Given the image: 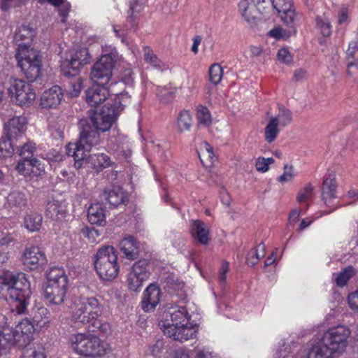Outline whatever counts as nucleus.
Listing matches in <instances>:
<instances>
[{
  "instance_id": "c9c22d12",
  "label": "nucleus",
  "mask_w": 358,
  "mask_h": 358,
  "mask_svg": "<svg viewBox=\"0 0 358 358\" xmlns=\"http://www.w3.org/2000/svg\"><path fill=\"white\" fill-rule=\"evenodd\" d=\"M346 54L348 57L354 59V61L349 62L348 65V73L352 75L355 72L352 69L354 67L358 68V41H352L350 42Z\"/></svg>"
},
{
  "instance_id": "ea45409f",
  "label": "nucleus",
  "mask_w": 358,
  "mask_h": 358,
  "mask_svg": "<svg viewBox=\"0 0 358 358\" xmlns=\"http://www.w3.org/2000/svg\"><path fill=\"white\" fill-rule=\"evenodd\" d=\"M8 202L10 206L21 209L27 206V198L24 193L13 191L8 195Z\"/></svg>"
},
{
  "instance_id": "13d9d810",
  "label": "nucleus",
  "mask_w": 358,
  "mask_h": 358,
  "mask_svg": "<svg viewBox=\"0 0 358 358\" xmlns=\"http://www.w3.org/2000/svg\"><path fill=\"white\" fill-rule=\"evenodd\" d=\"M294 177V168L292 166H288L287 164L284 166V173L282 175L279 176L278 181L284 183L289 182L293 180Z\"/></svg>"
},
{
  "instance_id": "58836bf2",
  "label": "nucleus",
  "mask_w": 358,
  "mask_h": 358,
  "mask_svg": "<svg viewBox=\"0 0 358 358\" xmlns=\"http://www.w3.org/2000/svg\"><path fill=\"white\" fill-rule=\"evenodd\" d=\"M48 284L55 282L60 285L64 282V285H68V278L63 269L59 268H51L47 274Z\"/></svg>"
},
{
  "instance_id": "b1692460",
  "label": "nucleus",
  "mask_w": 358,
  "mask_h": 358,
  "mask_svg": "<svg viewBox=\"0 0 358 358\" xmlns=\"http://www.w3.org/2000/svg\"><path fill=\"white\" fill-rule=\"evenodd\" d=\"M45 215L52 220L61 221L67 215L66 206L62 201L57 200L50 201L46 204Z\"/></svg>"
},
{
  "instance_id": "5701e85b",
  "label": "nucleus",
  "mask_w": 358,
  "mask_h": 358,
  "mask_svg": "<svg viewBox=\"0 0 358 358\" xmlns=\"http://www.w3.org/2000/svg\"><path fill=\"white\" fill-rule=\"evenodd\" d=\"M50 311L45 307H38L32 312V322L36 330L47 329L51 322Z\"/></svg>"
},
{
  "instance_id": "052dcab7",
  "label": "nucleus",
  "mask_w": 358,
  "mask_h": 358,
  "mask_svg": "<svg viewBox=\"0 0 358 358\" xmlns=\"http://www.w3.org/2000/svg\"><path fill=\"white\" fill-rule=\"evenodd\" d=\"M278 59L285 64H290L292 62V56L286 48H282L278 50L277 55Z\"/></svg>"
},
{
  "instance_id": "79ce46f5",
  "label": "nucleus",
  "mask_w": 358,
  "mask_h": 358,
  "mask_svg": "<svg viewBox=\"0 0 358 358\" xmlns=\"http://www.w3.org/2000/svg\"><path fill=\"white\" fill-rule=\"evenodd\" d=\"M271 118H275L277 120V124L280 127L283 128L292 122V113L289 109L280 107L279 108L278 114L275 117H271Z\"/></svg>"
},
{
  "instance_id": "bf43d9fd",
  "label": "nucleus",
  "mask_w": 358,
  "mask_h": 358,
  "mask_svg": "<svg viewBox=\"0 0 358 358\" xmlns=\"http://www.w3.org/2000/svg\"><path fill=\"white\" fill-rule=\"evenodd\" d=\"M82 89V83L80 79L77 78L71 83V88L69 90V93L72 97L78 96Z\"/></svg>"
},
{
  "instance_id": "864d4df0",
  "label": "nucleus",
  "mask_w": 358,
  "mask_h": 358,
  "mask_svg": "<svg viewBox=\"0 0 358 358\" xmlns=\"http://www.w3.org/2000/svg\"><path fill=\"white\" fill-rule=\"evenodd\" d=\"M271 4L278 15L294 6L292 0H271Z\"/></svg>"
},
{
  "instance_id": "09e8293b",
  "label": "nucleus",
  "mask_w": 358,
  "mask_h": 358,
  "mask_svg": "<svg viewBox=\"0 0 358 358\" xmlns=\"http://www.w3.org/2000/svg\"><path fill=\"white\" fill-rule=\"evenodd\" d=\"M223 76V69L220 64H213L209 69V79L214 84L217 85L222 80Z\"/></svg>"
},
{
  "instance_id": "39448f33",
  "label": "nucleus",
  "mask_w": 358,
  "mask_h": 358,
  "mask_svg": "<svg viewBox=\"0 0 358 358\" xmlns=\"http://www.w3.org/2000/svg\"><path fill=\"white\" fill-rule=\"evenodd\" d=\"M27 120L22 116L14 117L5 124V136L0 138V158L8 157L15 152L17 145L14 141L23 136Z\"/></svg>"
},
{
  "instance_id": "4c0bfd02",
  "label": "nucleus",
  "mask_w": 358,
  "mask_h": 358,
  "mask_svg": "<svg viewBox=\"0 0 358 358\" xmlns=\"http://www.w3.org/2000/svg\"><path fill=\"white\" fill-rule=\"evenodd\" d=\"M280 127L277 124L276 119L269 118L264 131L266 141L269 143L273 142L280 133Z\"/></svg>"
},
{
  "instance_id": "9b49d317",
  "label": "nucleus",
  "mask_w": 358,
  "mask_h": 358,
  "mask_svg": "<svg viewBox=\"0 0 358 358\" xmlns=\"http://www.w3.org/2000/svg\"><path fill=\"white\" fill-rule=\"evenodd\" d=\"M9 95L15 98L17 105L28 106L36 99V94L30 84L22 80L15 79L8 88Z\"/></svg>"
},
{
  "instance_id": "393cba45",
  "label": "nucleus",
  "mask_w": 358,
  "mask_h": 358,
  "mask_svg": "<svg viewBox=\"0 0 358 358\" xmlns=\"http://www.w3.org/2000/svg\"><path fill=\"white\" fill-rule=\"evenodd\" d=\"M171 322L169 320L162 321L159 322L161 329L164 326H176L180 324H192L189 322L190 315H189L186 308L180 307L178 310H175L170 313Z\"/></svg>"
},
{
  "instance_id": "2f4dec72",
  "label": "nucleus",
  "mask_w": 358,
  "mask_h": 358,
  "mask_svg": "<svg viewBox=\"0 0 358 358\" xmlns=\"http://www.w3.org/2000/svg\"><path fill=\"white\" fill-rule=\"evenodd\" d=\"M90 162L92 168L97 173L112 166L113 164L110 157L104 153L94 154L90 156Z\"/></svg>"
},
{
  "instance_id": "c756f323",
  "label": "nucleus",
  "mask_w": 358,
  "mask_h": 358,
  "mask_svg": "<svg viewBox=\"0 0 358 358\" xmlns=\"http://www.w3.org/2000/svg\"><path fill=\"white\" fill-rule=\"evenodd\" d=\"M103 199L113 206L123 203L127 200V196L122 189L114 187L111 189L105 190L102 194Z\"/></svg>"
},
{
  "instance_id": "de8ad7c7",
  "label": "nucleus",
  "mask_w": 358,
  "mask_h": 358,
  "mask_svg": "<svg viewBox=\"0 0 358 358\" xmlns=\"http://www.w3.org/2000/svg\"><path fill=\"white\" fill-rule=\"evenodd\" d=\"M16 148H17V152L22 159H29L31 158L36 150L35 144L30 141L24 143L23 145L20 146L19 148L17 145Z\"/></svg>"
},
{
  "instance_id": "a18cd8bd",
  "label": "nucleus",
  "mask_w": 358,
  "mask_h": 358,
  "mask_svg": "<svg viewBox=\"0 0 358 358\" xmlns=\"http://www.w3.org/2000/svg\"><path fill=\"white\" fill-rule=\"evenodd\" d=\"M355 274V269L352 266L345 268L341 271L335 279L336 284L338 287H344L348 280Z\"/></svg>"
},
{
  "instance_id": "f3484780",
  "label": "nucleus",
  "mask_w": 358,
  "mask_h": 358,
  "mask_svg": "<svg viewBox=\"0 0 358 358\" xmlns=\"http://www.w3.org/2000/svg\"><path fill=\"white\" fill-rule=\"evenodd\" d=\"M17 344L13 328L7 323L6 317L0 313V355L6 353Z\"/></svg>"
},
{
  "instance_id": "6ab92c4d",
  "label": "nucleus",
  "mask_w": 358,
  "mask_h": 358,
  "mask_svg": "<svg viewBox=\"0 0 358 358\" xmlns=\"http://www.w3.org/2000/svg\"><path fill=\"white\" fill-rule=\"evenodd\" d=\"M161 298V290L155 284H150L144 291L142 300V308L145 312H150L159 303Z\"/></svg>"
},
{
  "instance_id": "412c9836",
  "label": "nucleus",
  "mask_w": 358,
  "mask_h": 358,
  "mask_svg": "<svg viewBox=\"0 0 358 358\" xmlns=\"http://www.w3.org/2000/svg\"><path fill=\"white\" fill-rule=\"evenodd\" d=\"M238 9L242 17L250 24L256 23L262 12L261 8H257L254 3H251L249 0H241L238 4Z\"/></svg>"
},
{
  "instance_id": "72a5a7b5",
  "label": "nucleus",
  "mask_w": 358,
  "mask_h": 358,
  "mask_svg": "<svg viewBox=\"0 0 358 358\" xmlns=\"http://www.w3.org/2000/svg\"><path fill=\"white\" fill-rule=\"evenodd\" d=\"M282 21L290 28H295L301 18V14L297 13L294 6L279 15Z\"/></svg>"
},
{
  "instance_id": "680f3d73",
  "label": "nucleus",
  "mask_w": 358,
  "mask_h": 358,
  "mask_svg": "<svg viewBox=\"0 0 358 358\" xmlns=\"http://www.w3.org/2000/svg\"><path fill=\"white\" fill-rule=\"evenodd\" d=\"M145 59L152 66L155 67H160V60L152 52V51L149 49H147L145 52Z\"/></svg>"
},
{
  "instance_id": "6e6d98bb",
  "label": "nucleus",
  "mask_w": 358,
  "mask_h": 358,
  "mask_svg": "<svg viewBox=\"0 0 358 358\" xmlns=\"http://www.w3.org/2000/svg\"><path fill=\"white\" fill-rule=\"evenodd\" d=\"M17 273H13L10 271H6L0 275V282L1 284L8 286V288H10L13 287L17 280Z\"/></svg>"
},
{
  "instance_id": "e2e57ef3",
  "label": "nucleus",
  "mask_w": 358,
  "mask_h": 358,
  "mask_svg": "<svg viewBox=\"0 0 358 358\" xmlns=\"http://www.w3.org/2000/svg\"><path fill=\"white\" fill-rule=\"evenodd\" d=\"M14 241L15 236L13 234L4 231L0 232V247L8 246Z\"/></svg>"
},
{
  "instance_id": "49530a36",
  "label": "nucleus",
  "mask_w": 358,
  "mask_h": 358,
  "mask_svg": "<svg viewBox=\"0 0 358 358\" xmlns=\"http://www.w3.org/2000/svg\"><path fill=\"white\" fill-rule=\"evenodd\" d=\"M196 117L198 120L199 125L208 127L212 122V118L209 110L203 106H199L197 107Z\"/></svg>"
},
{
  "instance_id": "473e14b6",
  "label": "nucleus",
  "mask_w": 358,
  "mask_h": 358,
  "mask_svg": "<svg viewBox=\"0 0 358 358\" xmlns=\"http://www.w3.org/2000/svg\"><path fill=\"white\" fill-rule=\"evenodd\" d=\"M176 94L177 88L171 85L158 86L156 90V94L159 101L166 104L172 102Z\"/></svg>"
},
{
  "instance_id": "0eeeda50",
  "label": "nucleus",
  "mask_w": 358,
  "mask_h": 358,
  "mask_svg": "<svg viewBox=\"0 0 358 358\" xmlns=\"http://www.w3.org/2000/svg\"><path fill=\"white\" fill-rule=\"evenodd\" d=\"M71 348L77 354L86 357H99L106 352L104 343L96 336L86 334H73L69 337Z\"/></svg>"
},
{
  "instance_id": "f257e3e1",
  "label": "nucleus",
  "mask_w": 358,
  "mask_h": 358,
  "mask_svg": "<svg viewBox=\"0 0 358 358\" xmlns=\"http://www.w3.org/2000/svg\"><path fill=\"white\" fill-rule=\"evenodd\" d=\"M130 96L128 93H120L115 95L113 106H103L99 111L91 110L90 121L94 128L105 132L110 129L116 121L119 110L129 103Z\"/></svg>"
},
{
  "instance_id": "774afa93",
  "label": "nucleus",
  "mask_w": 358,
  "mask_h": 358,
  "mask_svg": "<svg viewBox=\"0 0 358 358\" xmlns=\"http://www.w3.org/2000/svg\"><path fill=\"white\" fill-rule=\"evenodd\" d=\"M62 7L59 8V12L60 15L62 16V22L63 23L66 22V18L69 15V13L71 9V5L69 3H64L61 5Z\"/></svg>"
},
{
  "instance_id": "603ef678",
  "label": "nucleus",
  "mask_w": 358,
  "mask_h": 358,
  "mask_svg": "<svg viewBox=\"0 0 358 358\" xmlns=\"http://www.w3.org/2000/svg\"><path fill=\"white\" fill-rule=\"evenodd\" d=\"M315 187L310 183L301 189L297 194L296 200L299 203L307 202L312 198Z\"/></svg>"
},
{
  "instance_id": "4d7b16f0",
  "label": "nucleus",
  "mask_w": 358,
  "mask_h": 358,
  "mask_svg": "<svg viewBox=\"0 0 358 358\" xmlns=\"http://www.w3.org/2000/svg\"><path fill=\"white\" fill-rule=\"evenodd\" d=\"M28 166L30 167L31 172L34 175H40L45 171L43 164L36 158H30L29 159Z\"/></svg>"
},
{
  "instance_id": "aec40b11",
  "label": "nucleus",
  "mask_w": 358,
  "mask_h": 358,
  "mask_svg": "<svg viewBox=\"0 0 358 358\" xmlns=\"http://www.w3.org/2000/svg\"><path fill=\"white\" fill-rule=\"evenodd\" d=\"M85 94L87 103L92 106H96L107 99L109 92L105 85L95 83L86 91Z\"/></svg>"
},
{
  "instance_id": "e433bc0d",
  "label": "nucleus",
  "mask_w": 358,
  "mask_h": 358,
  "mask_svg": "<svg viewBox=\"0 0 358 358\" xmlns=\"http://www.w3.org/2000/svg\"><path fill=\"white\" fill-rule=\"evenodd\" d=\"M333 353L320 341L309 350L307 358H331Z\"/></svg>"
},
{
  "instance_id": "a19ab883",
  "label": "nucleus",
  "mask_w": 358,
  "mask_h": 358,
  "mask_svg": "<svg viewBox=\"0 0 358 358\" xmlns=\"http://www.w3.org/2000/svg\"><path fill=\"white\" fill-rule=\"evenodd\" d=\"M86 153L82 146H80L78 141L75 143H69L66 148V154L73 157L76 162L83 160L87 156Z\"/></svg>"
},
{
  "instance_id": "423d86ee",
  "label": "nucleus",
  "mask_w": 358,
  "mask_h": 358,
  "mask_svg": "<svg viewBox=\"0 0 358 358\" xmlns=\"http://www.w3.org/2000/svg\"><path fill=\"white\" fill-rule=\"evenodd\" d=\"M102 313V306L94 296L80 297L72 308V319L75 322L87 324L96 320Z\"/></svg>"
},
{
  "instance_id": "4be33fe9",
  "label": "nucleus",
  "mask_w": 358,
  "mask_h": 358,
  "mask_svg": "<svg viewBox=\"0 0 358 358\" xmlns=\"http://www.w3.org/2000/svg\"><path fill=\"white\" fill-rule=\"evenodd\" d=\"M63 93L60 87L55 85L45 90L41 98V106L45 108H56L61 102Z\"/></svg>"
},
{
  "instance_id": "f03ea898",
  "label": "nucleus",
  "mask_w": 358,
  "mask_h": 358,
  "mask_svg": "<svg viewBox=\"0 0 358 358\" xmlns=\"http://www.w3.org/2000/svg\"><path fill=\"white\" fill-rule=\"evenodd\" d=\"M31 293L30 282L27 275L24 273H17L13 287L8 288L10 313L14 315L26 313Z\"/></svg>"
},
{
  "instance_id": "20e7f679",
  "label": "nucleus",
  "mask_w": 358,
  "mask_h": 358,
  "mask_svg": "<svg viewBox=\"0 0 358 358\" xmlns=\"http://www.w3.org/2000/svg\"><path fill=\"white\" fill-rule=\"evenodd\" d=\"M94 267L103 280L115 279L119 272L117 254L115 248L110 245L100 248L95 256Z\"/></svg>"
},
{
  "instance_id": "6e6552de",
  "label": "nucleus",
  "mask_w": 358,
  "mask_h": 358,
  "mask_svg": "<svg viewBox=\"0 0 358 358\" xmlns=\"http://www.w3.org/2000/svg\"><path fill=\"white\" fill-rule=\"evenodd\" d=\"M350 330L344 326H338L325 332L320 341L330 350L331 352L343 351L347 345Z\"/></svg>"
},
{
  "instance_id": "4468645a",
  "label": "nucleus",
  "mask_w": 358,
  "mask_h": 358,
  "mask_svg": "<svg viewBox=\"0 0 358 358\" xmlns=\"http://www.w3.org/2000/svg\"><path fill=\"white\" fill-rule=\"evenodd\" d=\"M21 261L26 269L32 271L43 266L47 262V259L41 248L31 245L24 248Z\"/></svg>"
},
{
  "instance_id": "f704fd0d",
  "label": "nucleus",
  "mask_w": 358,
  "mask_h": 358,
  "mask_svg": "<svg viewBox=\"0 0 358 358\" xmlns=\"http://www.w3.org/2000/svg\"><path fill=\"white\" fill-rule=\"evenodd\" d=\"M266 248L264 243L259 244L256 248H252L248 253L246 263L250 266L256 265L259 260L264 257Z\"/></svg>"
},
{
  "instance_id": "dca6fc26",
  "label": "nucleus",
  "mask_w": 358,
  "mask_h": 358,
  "mask_svg": "<svg viewBox=\"0 0 358 358\" xmlns=\"http://www.w3.org/2000/svg\"><path fill=\"white\" fill-rule=\"evenodd\" d=\"M164 334L175 341L184 342L196 337L198 326L195 324H180L176 326H164L162 329Z\"/></svg>"
},
{
  "instance_id": "9d476101",
  "label": "nucleus",
  "mask_w": 358,
  "mask_h": 358,
  "mask_svg": "<svg viewBox=\"0 0 358 358\" xmlns=\"http://www.w3.org/2000/svg\"><path fill=\"white\" fill-rule=\"evenodd\" d=\"M150 264L146 259H141L132 266L127 274V285L129 290L139 292L143 284L148 280L150 275Z\"/></svg>"
},
{
  "instance_id": "7ed1b4c3",
  "label": "nucleus",
  "mask_w": 358,
  "mask_h": 358,
  "mask_svg": "<svg viewBox=\"0 0 358 358\" xmlns=\"http://www.w3.org/2000/svg\"><path fill=\"white\" fill-rule=\"evenodd\" d=\"M15 57L28 81H35L40 76L42 66L40 52L24 43H20Z\"/></svg>"
},
{
  "instance_id": "c85d7f7f",
  "label": "nucleus",
  "mask_w": 358,
  "mask_h": 358,
  "mask_svg": "<svg viewBox=\"0 0 358 358\" xmlns=\"http://www.w3.org/2000/svg\"><path fill=\"white\" fill-rule=\"evenodd\" d=\"M87 218L92 224L104 225L106 222L104 208L99 203L90 206L87 211Z\"/></svg>"
},
{
  "instance_id": "338daca9",
  "label": "nucleus",
  "mask_w": 358,
  "mask_h": 358,
  "mask_svg": "<svg viewBox=\"0 0 358 358\" xmlns=\"http://www.w3.org/2000/svg\"><path fill=\"white\" fill-rule=\"evenodd\" d=\"M348 301L352 310H358V290L349 294Z\"/></svg>"
},
{
  "instance_id": "c03bdc74",
  "label": "nucleus",
  "mask_w": 358,
  "mask_h": 358,
  "mask_svg": "<svg viewBox=\"0 0 358 358\" xmlns=\"http://www.w3.org/2000/svg\"><path fill=\"white\" fill-rule=\"evenodd\" d=\"M141 10V5L138 3V0H132L129 4V9L127 11V22L129 23L131 27L136 25L137 14Z\"/></svg>"
},
{
  "instance_id": "2eb2a0df",
  "label": "nucleus",
  "mask_w": 358,
  "mask_h": 358,
  "mask_svg": "<svg viewBox=\"0 0 358 358\" xmlns=\"http://www.w3.org/2000/svg\"><path fill=\"white\" fill-rule=\"evenodd\" d=\"M66 290L67 285H64V282H61L60 285L55 284V282L47 284L43 291V295L48 305L61 310L66 298Z\"/></svg>"
},
{
  "instance_id": "a211bd4d",
  "label": "nucleus",
  "mask_w": 358,
  "mask_h": 358,
  "mask_svg": "<svg viewBox=\"0 0 358 358\" xmlns=\"http://www.w3.org/2000/svg\"><path fill=\"white\" fill-rule=\"evenodd\" d=\"M36 329L34 324L27 319L20 322L13 329L17 344L20 347H25L32 339V334Z\"/></svg>"
},
{
  "instance_id": "8fccbe9b",
  "label": "nucleus",
  "mask_w": 358,
  "mask_h": 358,
  "mask_svg": "<svg viewBox=\"0 0 358 358\" xmlns=\"http://www.w3.org/2000/svg\"><path fill=\"white\" fill-rule=\"evenodd\" d=\"M316 27L324 36L327 37L331 34V23L326 17L317 16L316 17Z\"/></svg>"
},
{
  "instance_id": "ddd939ff",
  "label": "nucleus",
  "mask_w": 358,
  "mask_h": 358,
  "mask_svg": "<svg viewBox=\"0 0 358 358\" xmlns=\"http://www.w3.org/2000/svg\"><path fill=\"white\" fill-rule=\"evenodd\" d=\"M80 134L78 143L80 146L85 150L86 152L90 151L92 147L99 145L101 142L99 131L88 123L86 120H81L79 122Z\"/></svg>"
},
{
  "instance_id": "f8f14e48",
  "label": "nucleus",
  "mask_w": 358,
  "mask_h": 358,
  "mask_svg": "<svg viewBox=\"0 0 358 358\" xmlns=\"http://www.w3.org/2000/svg\"><path fill=\"white\" fill-rule=\"evenodd\" d=\"M88 50L85 48L77 50L69 61H65L62 64V72L66 77H74L80 69L90 62Z\"/></svg>"
},
{
  "instance_id": "5fc2aeb1",
  "label": "nucleus",
  "mask_w": 358,
  "mask_h": 358,
  "mask_svg": "<svg viewBox=\"0 0 358 358\" xmlns=\"http://www.w3.org/2000/svg\"><path fill=\"white\" fill-rule=\"evenodd\" d=\"M273 163L274 159L272 157L264 158L263 157H259L256 160L255 168L257 171L265 173L268 170L269 165Z\"/></svg>"
},
{
  "instance_id": "a878e982",
  "label": "nucleus",
  "mask_w": 358,
  "mask_h": 358,
  "mask_svg": "<svg viewBox=\"0 0 358 358\" xmlns=\"http://www.w3.org/2000/svg\"><path fill=\"white\" fill-rule=\"evenodd\" d=\"M336 182L334 174L329 173L323 180L322 187V200L326 204L336 197Z\"/></svg>"
},
{
  "instance_id": "1a4fd4ad",
  "label": "nucleus",
  "mask_w": 358,
  "mask_h": 358,
  "mask_svg": "<svg viewBox=\"0 0 358 358\" xmlns=\"http://www.w3.org/2000/svg\"><path fill=\"white\" fill-rule=\"evenodd\" d=\"M114 64V59L110 54L102 55L92 66L90 78L94 83L106 85L110 80Z\"/></svg>"
},
{
  "instance_id": "69168bd1",
  "label": "nucleus",
  "mask_w": 358,
  "mask_h": 358,
  "mask_svg": "<svg viewBox=\"0 0 358 358\" xmlns=\"http://www.w3.org/2000/svg\"><path fill=\"white\" fill-rule=\"evenodd\" d=\"M29 159H24L19 162L16 165V170L21 174L24 176L31 173V169L28 166Z\"/></svg>"
},
{
  "instance_id": "bb28decb",
  "label": "nucleus",
  "mask_w": 358,
  "mask_h": 358,
  "mask_svg": "<svg viewBox=\"0 0 358 358\" xmlns=\"http://www.w3.org/2000/svg\"><path fill=\"white\" fill-rule=\"evenodd\" d=\"M120 247L128 259H135L138 256V245L133 236H129L124 238L120 243Z\"/></svg>"
},
{
  "instance_id": "3c124183",
  "label": "nucleus",
  "mask_w": 358,
  "mask_h": 358,
  "mask_svg": "<svg viewBox=\"0 0 358 358\" xmlns=\"http://www.w3.org/2000/svg\"><path fill=\"white\" fill-rule=\"evenodd\" d=\"M33 36V31L31 28L27 26L20 27L15 33L14 40L16 42H20L27 39H31Z\"/></svg>"
},
{
  "instance_id": "7c9ffc66",
  "label": "nucleus",
  "mask_w": 358,
  "mask_h": 358,
  "mask_svg": "<svg viewBox=\"0 0 358 358\" xmlns=\"http://www.w3.org/2000/svg\"><path fill=\"white\" fill-rule=\"evenodd\" d=\"M43 217L37 212L30 211L24 218V227L31 232L38 231L41 227Z\"/></svg>"
},
{
  "instance_id": "37998d69",
  "label": "nucleus",
  "mask_w": 358,
  "mask_h": 358,
  "mask_svg": "<svg viewBox=\"0 0 358 358\" xmlns=\"http://www.w3.org/2000/svg\"><path fill=\"white\" fill-rule=\"evenodd\" d=\"M192 123L191 114L188 110H182L178 115V127L180 132L189 131Z\"/></svg>"
},
{
  "instance_id": "cd10ccee",
  "label": "nucleus",
  "mask_w": 358,
  "mask_h": 358,
  "mask_svg": "<svg viewBox=\"0 0 358 358\" xmlns=\"http://www.w3.org/2000/svg\"><path fill=\"white\" fill-rule=\"evenodd\" d=\"M191 234L194 239H196L201 244L208 243L209 230L205 224L200 220H194L191 226Z\"/></svg>"
},
{
  "instance_id": "0e129e2a",
  "label": "nucleus",
  "mask_w": 358,
  "mask_h": 358,
  "mask_svg": "<svg viewBox=\"0 0 358 358\" xmlns=\"http://www.w3.org/2000/svg\"><path fill=\"white\" fill-rule=\"evenodd\" d=\"M121 80L127 85H132L134 82V73L131 69H125L121 73Z\"/></svg>"
}]
</instances>
